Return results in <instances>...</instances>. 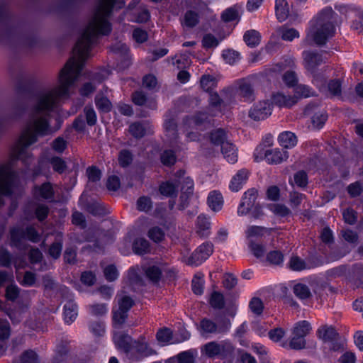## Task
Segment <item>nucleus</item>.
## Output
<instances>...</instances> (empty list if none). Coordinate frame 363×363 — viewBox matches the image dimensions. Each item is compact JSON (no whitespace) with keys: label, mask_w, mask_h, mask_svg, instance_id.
<instances>
[{"label":"nucleus","mask_w":363,"mask_h":363,"mask_svg":"<svg viewBox=\"0 0 363 363\" xmlns=\"http://www.w3.org/2000/svg\"><path fill=\"white\" fill-rule=\"evenodd\" d=\"M123 0H99L93 16L82 30L73 49L72 56L61 69L58 84L52 89L42 91L35 95L30 106L28 118L22 130L20 139L11 154V161L0 165V204L3 196L11 193L14 174L11 162L21 160L23 162L31 159L27 147L36 143L39 137L50 135L53 130L50 125V113L57 106L61 99L68 98L71 88L77 80L85 60L89 57L91 45L99 35H108L111 30L108 17L115 6L121 9Z\"/></svg>","instance_id":"nucleus-1"},{"label":"nucleus","mask_w":363,"mask_h":363,"mask_svg":"<svg viewBox=\"0 0 363 363\" xmlns=\"http://www.w3.org/2000/svg\"><path fill=\"white\" fill-rule=\"evenodd\" d=\"M341 23V18L331 7L323 9L311 21L305 42L307 44L313 42L318 45L325 44L334 36L336 28L339 27Z\"/></svg>","instance_id":"nucleus-2"},{"label":"nucleus","mask_w":363,"mask_h":363,"mask_svg":"<svg viewBox=\"0 0 363 363\" xmlns=\"http://www.w3.org/2000/svg\"><path fill=\"white\" fill-rule=\"evenodd\" d=\"M234 352L235 346L229 340L211 341L201 347V353L209 358H227L231 357Z\"/></svg>","instance_id":"nucleus-3"},{"label":"nucleus","mask_w":363,"mask_h":363,"mask_svg":"<svg viewBox=\"0 0 363 363\" xmlns=\"http://www.w3.org/2000/svg\"><path fill=\"white\" fill-rule=\"evenodd\" d=\"M231 328V322L228 318H224L218 324L209 318H203L199 323L198 330L203 337H209L218 333H225Z\"/></svg>","instance_id":"nucleus-4"},{"label":"nucleus","mask_w":363,"mask_h":363,"mask_svg":"<svg viewBox=\"0 0 363 363\" xmlns=\"http://www.w3.org/2000/svg\"><path fill=\"white\" fill-rule=\"evenodd\" d=\"M288 152L279 148L265 149L262 145L257 147L255 152V159L257 162L265 159L269 164H279L288 158Z\"/></svg>","instance_id":"nucleus-5"},{"label":"nucleus","mask_w":363,"mask_h":363,"mask_svg":"<svg viewBox=\"0 0 363 363\" xmlns=\"http://www.w3.org/2000/svg\"><path fill=\"white\" fill-rule=\"evenodd\" d=\"M213 252V245L206 242L199 245L189 257L184 256L182 261L190 266H199L206 261Z\"/></svg>","instance_id":"nucleus-6"},{"label":"nucleus","mask_w":363,"mask_h":363,"mask_svg":"<svg viewBox=\"0 0 363 363\" xmlns=\"http://www.w3.org/2000/svg\"><path fill=\"white\" fill-rule=\"evenodd\" d=\"M118 308L113 310V325L114 328H120L128 318V312L133 305V299L128 296H118Z\"/></svg>","instance_id":"nucleus-7"},{"label":"nucleus","mask_w":363,"mask_h":363,"mask_svg":"<svg viewBox=\"0 0 363 363\" xmlns=\"http://www.w3.org/2000/svg\"><path fill=\"white\" fill-rule=\"evenodd\" d=\"M11 239L13 244L18 246L25 240L33 242H38L40 240V235L33 227H27L26 230L18 228H13L11 230Z\"/></svg>","instance_id":"nucleus-8"},{"label":"nucleus","mask_w":363,"mask_h":363,"mask_svg":"<svg viewBox=\"0 0 363 363\" xmlns=\"http://www.w3.org/2000/svg\"><path fill=\"white\" fill-rule=\"evenodd\" d=\"M135 340L126 333L121 332H114L113 342L116 347L123 351L128 359H135V357L133 353V347Z\"/></svg>","instance_id":"nucleus-9"},{"label":"nucleus","mask_w":363,"mask_h":363,"mask_svg":"<svg viewBox=\"0 0 363 363\" xmlns=\"http://www.w3.org/2000/svg\"><path fill=\"white\" fill-rule=\"evenodd\" d=\"M318 335L325 344L328 345V348L331 350L338 351L342 349L341 344L335 342L338 333L332 326H322L318 330Z\"/></svg>","instance_id":"nucleus-10"},{"label":"nucleus","mask_w":363,"mask_h":363,"mask_svg":"<svg viewBox=\"0 0 363 363\" xmlns=\"http://www.w3.org/2000/svg\"><path fill=\"white\" fill-rule=\"evenodd\" d=\"M207 116L205 113H199L192 118H187L185 121L184 126L186 128V136L189 141H195L199 140V135L197 133L193 130H189L190 129L201 130L200 127L203 124L206 123Z\"/></svg>","instance_id":"nucleus-11"},{"label":"nucleus","mask_w":363,"mask_h":363,"mask_svg":"<svg viewBox=\"0 0 363 363\" xmlns=\"http://www.w3.org/2000/svg\"><path fill=\"white\" fill-rule=\"evenodd\" d=\"M272 111V104L264 100L255 104L249 111V117L254 121H259L268 118Z\"/></svg>","instance_id":"nucleus-12"},{"label":"nucleus","mask_w":363,"mask_h":363,"mask_svg":"<svg viewBox=\"0 0 363 363\" xmlns=\"http://www.w3.org/2000/svg\"><path fill=\"white\" fill-rule=\"evenodd\" d=\"M133 353L137 357L135 359H129L130 362L139 361L141 359L155 354V351L149 345L145 337L140 336L138 340H135L133 347Z\"/></svg>","instance_id":"nucleus-13"},{"label":"nucleus","mask_w":363,"mask_h":363,"mask_svg":"<svg viewBox=\"0 0 363 363\" xmlns=\"http://www.w3.org/2000/svg\"><path fill=\"white\" fill-rule=\"evenodd\" d=\"M304 115L311 118L312 127L315 129L321 128L328 118L325 112L315 106H308L304 111Z\"/></svg>","instance_id":"nucleus-14"},{"label":"nucleus","mask_w":363,"mask_h":363,"mask_svg":"<svg viewBox=\"0 0 363 363\" xmlns=\"http://www.w3.org/2000/svg\"><path fill=\"white\" fill-rule=\"evenodd\" d=\"M254 81V77H248L239 79L237 82L239 95L244 98L245 101H252L255 99Z\"/></svg>","instance_id":"nucleus-15"},{"label":"nucleus","mask_w":363,"mask_h":363,"mask_svg":"<svg viewBox=\"0 0 363 363\" xmlns=\"http://www.w3.org/2000/svg\"><path fill=\"white\" fill-rule=\"evenodd\" d=\"M258 192L255 189H250L245 192L238 208V214L240 216L247 215L255 204Z\"/></svg>","instance_id":"nucleus-16"},{"label":"nucleus","mask_w":363,"mask_h":363,"mask_svg":"<svg viewBox=\"0 0 363 363\" xmlns=\"http://www.w3.org/2000/svg\"><path fill=\"white\" fill-rule=\"evenodd\" d=\"M184 172H179V176L177 180V183L181 184V199L182 203L181 204L182 208H184L187 206V199L194 191V182L189 177H184Z\"/></svg>","instance_id":"nucleus-17"},{"label":"nucleus","mask_w":363,"mask_h":363,"mask_svg":"<svg viewBox=\"0 0 363 363\" xmlns=\"http://www.w3.org/2000/svg\"><path fill=\"white\" fill-rule=\"evenodd\" d=\"M303 57L305 68L311 72H313L318 66L325 62L320 53L313 51H304Z\"/></svg>","instance_id":"nucleus-18"},{"label":"nucleus","mask_w":363,"mask_h":363,"mask_svg":"<svg viewBox=\"0 0 363 363\" xmlns=\"http://www.w3.org/2000/svg\"><path fill=\"white\" fill-rule=\"evenodd\" d=\"M272 104L280 108H291L298 102L296 96L284 94L282 92H277L272 96Z\"/></svg>","instance_id":"nucleus-19"},{"label":"nucleus","mask_w":363,"mask_h":363,"mask_svg":"<svg viewBox=\"0 0 363 363\" xmlns=\"http://www.w3.org/2000/svg\"><path fill=\"white\" fill-rule=\"evenodd\" d=\"M274 230V228H268L258 225H250L245 231V235L250 242H253V239L255 238H260L265 235H270Z\"/></svg>","instance_id":"nucleus-20"},{"label":"nucleus","mask_w":363,"mask_h":363,"mask_svg":"<svg viewBox=\"0 0 363 363\" xmlns=\"http://www.w3.org/2000/svg\"><path fill=\"white\" fill-rule=\"evenodd\" d=\"M164 270L163 265L148 264L144 268L145 274L147 279L152 284H157L162 277V272Z\"/></svg>","instance_id":"nucleus-21"},{"label":"nucleus","mask_w":363,"mask_h":363,"mask_svg":"<svg viewBox=\"0 0 363 363\" xmlns=\"http://www.w3.org/2000/svg\"><path fill=\"white\" fill-rule=\"evenodd\" d=\"M164 127L167 136L170 140L174 141L178 137L175 115L172 112L167 113L165 116Z\"/></svg>","instance_id":"nucleus-22"},{"label":"nucleus","mask_w":363,"mask_h":363,"mask_svg":"<svg viewBox=\"0 0 363 363\" xmlns=\"http://www.w3.org/2000/svg\"><path fill=\"white\" fill-rule=\"evenodd\" d=\"M128 131L135 138H141L147 133H152L151 127L148 123L140 122L131 123Z\"/></svg>","instance_id":"nucleus-23"},{"label":"nucleus","mask_w":363,"mask_h":363,"mask_svg":"<svg viewBox=\"0 0 363 363\" xmlns=\"http://www.w3.org/2000/svg\"><path fill=\"white\" fill-rule=\"evenodd\" d=\"M133 101L135 104L138 106H147L151 109H155L157 107V102L154 98L147 99L145 94L141 91H138L133 94Z\"/></svg>","instance_id":"nucleus-24"},{"label":"nucleus","mask_w":363,"mask_h":363,"mask_svg":"<svg viewBox=\"0 0 363 363\" xmlns=\"http://www.w3.org/2000/svg\"><path fill=\"white\" fill-rule=\"evenodd\" d=\"M249 172L247 169H242L239 170L230 182V189L233 191H238L241 189L242 184L247 180Z\"/></svg>","instance_id":"nucleus-25"},{"label":"nucleus","mask_w":363,"mask_h":363,"mask_svg":"<svg viewBox=\"0 0 363 363\" xmlns=\"http://www.w3.org/2000/svg\"><path fill=\"white\" fill-rule=\"evenodd\" d=\"M275 12L277 18L280 22L288 18L290 14V7L286 0H276Z\"/></svg>","instance_id":"nucleus-26"},{"label":"nucleus","mask_w":363,"mask_h":363,"mask_svg":"<svg viewBox=\"0 0 363 363\" xmlns=\"http://www.w3.org/2000/svg\"><path fill=\"white\" fill-rule=\"evenodd\" d=\"M222 154L230 163H235L238 160V153L235 147L228 141L224 143L220 147Z\"/></svg>","instance_id":"nucleus-27"},{"label":"nucleus","mask_w":363,"mask_h":363,"mask_svg":"<svg viewBox=\"0 0 363 363\" xmlns=\"http://www.w3.org/2000/svg\"><path fill=\"white\" fill-rule=\"evenodd\" d=\"M211 223L203 216L197 218L196 234L201 238H206L210 235Z\"/></svg>","instance_id":"nucleus-28"},{"label":"nucleus","mask_w":363,"mask_h":363,"mask_svg":"<svg viewBox=\"0 0 363 363\" xmlns=\"http://www.w3.org/2000/svg\"><path fill=\"white\" fill-rule=\"evenodd\" d=\"M208 204L213 211H219L223 204V199L221 194L217 191H211L208 196Z\"/></svg>","instance_id":"nucleus-29"},{"label":"nucleus","mask_w":363,"mask_h":363,"mask_svg":"<svg viewBox=\"0 0 363 363\" xmlns=\"http://www.w3.org/2000/svg\"><path fill=\"white\" fill-rule=\"evenodd\" d=\"M33 192L37 198H42L46 200L52 199L54 196V191L50 183H45L40 186H36Z\"/></svg>","instance_id":"nucleus-30"},{"label":"nucleus","mask_w":363,"mask_h":363,"mask_svg":"<svg viewBox=\"0 0 363 363\" xmlns=\"http://www.w3.org/2000/svg\"><path fill=\"white\" fill-rule=\"evenodd\" d=\"M159 191L160 194L164 196H176L178 193V184L177 183V181L175 182H164L160 186Z\"/></svg>","instance_id":"nucleus-31"},{"label":"nucleus","mask_w":363,"mask_h":363,"mask_svg":"<svg viewBox=\"0 0 363 363\" xmlns=\"http://www.w3.org/2000/svg\"><path fill=\"white\" fill-rule=\"evenodd\" d=\"M95 104L99 111L108 113L112 108V104L110 100L104 95L103 93H99L95 97Z\"/></svg>","instance_id":"nucleus-32"},{"label":"nucleus","mask_w":363,"mask_h":363,"mask_svg":"<svg viewBox=\"0 0 363 363\" xmlns=\"http://www.w3.org/2000/svg\"><path fill=\"white\" fill-rule=\"evenodd\" d=\"M77 306L72 301H68L64 306L65 320L67 323L73 322L77 317Z\"/></svg>","instance_id":"nucleus-33"},{"label":"nucleus","mask_w":363,"mask_h":363,"mask_svg":"<svg viewBox=\"0 0 363 363\" xmlns=\"http://www.w3.org/2000/svg\"><path fill=\"white\" fill-rule=\"evenodd\" d=\"M279 143L285 148H291L297 143V138L294 133L284 132L279 136Z\"/></svg>","instance_id":"nucleus-34"},{"label":"nucleus","mask_w":363,"mask_h":363,"mask_svg":"<svg viewBox=\"0 0 363 363\" xmlns=\"http://www.w3.org/2000/svg\"><path fill=\"white\" fill-rule=\"evenodd\" d=\"M276 33L282 40L286 41H292L294 38H299V33L295 28L281 26L277 29Z\"/></svg>","instance_id":"nucleus-35"},{"label":"nucleus","mask_w":363,"mask_h":363,"mask_svg":"<svg viewBox=\"0 0 363 363\" xmlns=\"http://www.w3.org/2000/svg\"><path fill=\"white\" fill-rule=\"evenodd\" d=\"M133 250L139 255L148 253L150 251V244L145 238H137L133 243Z\"/></svg>","instance_id":"nucleus-36"},{"label":"nucleus","mask_w":363,"mask_h":363,"mask_svg":"<svg viewBox=\"0 0 363 363\" xmlns=\"http://www.w3.org/2000/svg\"><path fill=\"white\" fill-rule=\"evenodd\" d=\"M243 39L248 46L254 48L259 44L261 35L257 30H250L245 32Z\"/></svg>","instance_id":"nucleus-37"},{"label":"nucleus","mask_w":363,"mask_h":363,"mask_svg":"<svg viewBox=\"0 0 363 363\" xmlns=\"http://www.w3.org/2000/svg\"><path fill=\"white\" fill-rule=\"evenodd\" d=\"M209 108L212 109L211 116H216L218 113L221 112V106L223 101L216 92H209Z\"/></svg>","instance_id":"nucleus-38"},{"label":"nucleus","mask_w":363,"mask_h":363,"mask_svg":"<svg viewBox=\"0 0 363 363\" xmlns=\"http://www.w3.org/2000/svg\"><path fill=\"white\" fill-rule=\"evenodd\" d=\"M311 330V324L306 320H302L296 323L293 328L292 334L304 338L310 333Z\"/></svg>","instance_id":"nucleus-39"},{"label":"nucleus","mask_w":363,"mask_h":363,"mask_svg":"<svg viewBox=\"0 0 363 363\" xmlns=\"http://www.w3.org/2000/svg\"><path fill=\"white\" fill-rule=\"evenodd\" d=\"M200 84L201 88L204 91L207 92H211L212 90L217 86V79L212 75L204 74L201 78Z\"/></svg>","instance_id":"nucleus-40"},{"label":"nucleus","mask_w":363,"mask_h":363,"mask_svg":"<svg viewBox=\"0 0 363 363\" xmlns=\"http://www.w3.org/2000/svg\"><path fill=\"white\" fill-rule=\"evenodd\" d=\"M10 335L9 323L6 320H0V354L5 350V345L1 342L8 339Z\"/></svg>","instance_id":"nucleus-41"},{"label":"nucleus","mask_w":363,"mask_h":363,"mask_svg":"<svg viewBox=\"0 0 363 363\" xmlns=\"http://www.w3.org/2000/svg\"><path fill=\"white\" fill-rule=\"evenodd\" d=\"M199 21V15L196 12L191 10L187 11L182 21V25L188 28H193L196 26Z\"/></svg>","instance_id":"nucleus-42"},{"label":"nucleus","mask_w":363,"mask_h":363,"mask_svg":"<svg viewBox=\"0 0 363 363\" xmlns=\"http://www.w3.org/2000/svg\"><path fill=\"white\" fill-rule=\"evenodd\" d=\"M225 138V133L222 129L213 131L210 136L211 145L216 147H221L224 143H227Z\"/></svg>","instance_id":"nucleus-43"},{"label":"nucleus","mask_w":363,"mask_h":363,"mask_svg":"<svg viewBox=\"0 0 363 363\" xmlns=\"http://www.w3.org/2000/svg\"><path fill=\"white\" fill-rule=\"evenodd\" d=\"M209 304L215 309H222L225 306L223 295L218 291H213L209 299Z\"/></svg>","instance_id":"nucleus-44"},{"label":"nucleus","mask_w":363,"mask_h":363,"mask_svg":"<svg viewBox=\"0 0 363 363\" xmlns=\"http://www.w3.org/2000/svg\"><path fill=\"white\" fill-rule=\"evenodd\" d=\"M294 293L301 300L308 299L311 296L308 287L302 284H297L294 286Z\"/></svg>","instance_id":"nucleus-45"},{"label":"nucleus","mask_w":363,"mask_h":363,"mask_svg":"<svg viewBox=\"0 0 363 363\" xmlns=\"http://www.w3.org/2000/svg\"><path fill=\"white\" fill-rule=\"evenodd\" d=\"M156 338L162 345H167L172 339V331L167 328H162L157 333Z\"/></svg>","instance_id":"nucleus-46"},{"label":"nucleus","mask_w":363,"mask_h":363,"mask_svg":"<svg viewBox=\"0 0 363 363\" xmlns=\"http://www.w3.org/2000/svg\"><path fill=\"white\" fill-rule=\"evenodd\" d=\"M294 65V59L291 57H287L284 62H278L274 65L269 70L272 74L280 72L286 67H292Z\"/></svg>","instance_id":"nucleus-47"},{"label":"nucleus","mask_w":363,"mask_h":363,"mask_svg":"<svg viewBox=\"0 0 363 363\" xmlns=\"http://www.w3.org/2000/svg\"><path fill=\"white\" fill-rule=\"evenodd\" d=\"M295 95L297 98H308L314 96V91L304 84L297 85L294 89Z\"/></svg>","instance_id":"nucleus-48"},{"label":"nucleus","mask_w":363,"mask_h":363,"mask_svg":"<svg viewBox=\"0 0 363 363\" xmlns=\"http://www.w3.org/2000/svg\"><path fill=\"white\" fill-rule=\"evenodd\" d=\"M349 270L345 266H338L337 267L330 269L326 272L328 277L330 278H337L345 276L347 278V274Z\"/></svg>","instance_id":"nucleus-49"},{"label":"nucleus","mask_w":363,"mask_h":363,"mask_svg":"<svg viewBox=\"0 0 363 363\" xmlns=\"http://www.w3.org/2000/svg\"><path fill=\"white\" fill-rule=\"evenodd\" d=\"M196 352L192 350L182 352L177 355L178 363H194Z\"/></svg>","instance_id":"nucleus-50"},{"label":"nucleus","mask_w":363,"mask_h":363,"mask_svg":"<svg viewBox=\"0 0 363 363\" xmlns=\"http://www.w3.org/2000/svg\"><path fill=\"white\" fill-rule=\"evenodd\" d=\"M147 235L152 241L159 242L164 240L165 233L161 228L152 227L149 230Z\"/></svg>","instance_id":"nucleus-51"},{"label":"nucleus","mask_w":363,"mask_h":363,"mask_svg":"<svg viewBox=\"0 0 363 363\" xmlns=\"http://www.w3.org/2000/svg\"><path fill=\"white\" fill-rule=\"evenodd\" d=\"M222 56L225 62L229 65H234L240 60L239 52L233 50H224Z\"/></svg>","instance_id":"nucleus-52"},{"label":"nucleus","mask_w":363,"mask_h":363,"mask_svg":"<svg viewBox=\"0 0 363 363\" xmlns=\"http://www.w3.org/2000/svg\"><path fill=\"white\" fill-rule=\"evenodd\" d=\"M267 260L272 264L280 265L284 262V255L280 251H272L267 254Z\"/></svg>","instance_id":"nucleus-53"},{"label":"nucleus","mask_w":363,"mask_h":363,"mask_svg":"<svg viewBox=\"0 0 363 363\" xmlns=\"http://www.w3.org/2000/svg\"><path fill=\"white\" fill-rule=\"evenodd\" d=\"M89 311L92 315H104L108 311L107 305L105 303H94L89 306Z\"/></svg>","instance_id":"nucleus-54"},{"label":"nucleus","mask_w":363,"mask_h":363,"mask_svg":"<svg viewBox=\"0 0 363 363\" xmlns=\"http://www.w3.org/2000/svg\"><path fill=\"white\" fill-rule=\"evenodd\" d=\"M84 113L86 118V122L89 125L92 126L96 124L97 117L96 112L92 106H86L84 109Z\"/></svg>","instance_id":"nucleus-55"},{"label":"nucleus","mask_w":363,"mask_h":363,"mask_svg":"<svg viewBox=\"0 0 363 363\" xmlns=\"http://www.w3.org/2000/svg\"><path fill=\"white\" fill-rule=\"evenodd\" d=\"M249 307L252 313L256 315H260L264 309V305L262 300L257 297H254L249 303Z\"/></svg>","instance_id":"nucleus-56"},{"label":"nucleus","mask_w":363,"mask_h":363,"mask_svg":"<svg viewBox=\"0 0 363 363\" xmlns=\"http://www.w3.org/2000/svg\"><path fill=\"white\" fill-rule=\"evenodd\" d=\"M289 267L294 271H301L306 268L305 262L297 256H293L289 261Z\"/></svg>","instance_id":"nucleus-57"},{"label":"nucleus","mask_w":363,"mask_h":363,"mask_svg":"<svg viewBox=\"0 0 363 363\" xmlns=\"http://www.w3.org/2000/svg\"><path fill=\"white\" fill-rule=\"evenodd\" d=\"M284 83L289 87L294 86L298 82L296 74L294 71H287L282 76Z\"/></svg>","instance_id":"nucleus-58"},{"label":"nucleus","mask_w":363,"mask_h":363,"mask_svg":"<svg viewBox=\"0 0 363 363\" xmlns=\"http://www.w3.org/2000/svg\"><path fill=\"white\" fill-rule=\"evenodd\" d=\"M133 161L132 154L126 150L120 152L118 156L119 164L123 167H126L131 164Z\"/></svg>","instance_id":"nucleus-59"},{"label":"nucleus","mask_w":363,"mask_h":363,"mask_svg":"<svg viewBox=\"0 0 363 363\" xmlns=\"http://www.w3.org/2000/svg\"><path fill=\"white\" fill-rule=\"evenodd\" d=\"M50 163L55 171L62 173L67 168L65 162L60 157H55L50 160Z\"/></svg>","instance_id":"nucleus-60"},{"label":"nucleus","mask_w":363,"mask_h":363,"mask_svg":"<svg viewBox=\"0 0 363 363\" xmlns=\"http://www.w3.org/2000/svg\"><path fill=\"white\" fill-rule=\"evenodd\" d=\"M306 341L305 339L302 337H298L297 335H294L292 334V337L289 342V346L291 349L294 350H301L305 347Z\"/></svg>","instance_id":"nucleus-61"},{"label":"nucleus","mask_w":363,"mask_h":363,"mask_svg":"<svg viewBox=\"0 0 363 363\" xmlns=\"http://www.w3.org/2000/svg\"><path fill=\"white\" fill-rule=\"evenodd\" d=\"M104 274L106 279L109 281L116 280L118 277V270L113 264L107 266L104 270Z\"/></svg>","instance_id":"nucleus-62"},{"label":"nucleus","mask_w":363,"mask_h":363,"mask_svg":"<svg viewBox=\"0 0 363 363\" xmlns=\"http://www.w3.org/2000/svg\"><path fill=\"white\" fill-rule=\"evenodd\" d=\"M250 248L252 254L257 258L262 257L266 252L264 245L255 242H250Z\"/></svg>","instance_id":"nucleus-63"},{"label":"nucleus","mask_w":363,"mask_h":363,"mask_svg":"<svg viewBox=\"0 0 363 363\" xmlns=\"http://www.w3.org/2000/svg\"><path fill=\"white\" fill-rule=\"evenodd\" d=\"M21 363H38L36 353L33 350H27L21 356Z\"/></svg>","instance_id":"nucleus-64"}]
</instances>
